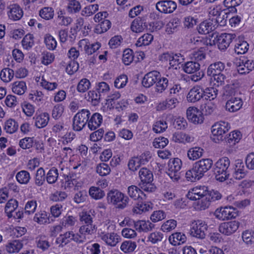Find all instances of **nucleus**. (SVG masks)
<instances>
[{
    "label": "nucleus",
    "instance_id": "1",
    "mask_svg": "<svg viewBox=\"0 0 254 254\" xmlns=\"http://www.w3.org/2000/svg\"><path fill=\"white\" fill-rule=\"evenodd\" d=\"M139 177L140 182L138 186L143 191L150 193L156 190V187L152 183L153 175L150 170L145 167L142 168L139 171Z\"/></svg>",
    "mask_w": 254,
    "mask_h": 254
},
{
    "label": "nucleus",
    "instance_id": "2",
    "mask_svg": "<svg viewBox=\"0 0 254 254\" xmlns=\"http://www.w3.org/2000/svg\"><path fill=\"white\" fill-rule=\"evenodd\" d=\"M107 200L109 204L115 205L120 209L127 207L130 200L128 196L116 189L109 190L107 195Z\"/></svg>",
    "mask_w": 254,
    "mask_h": 254
},
{
    "label": "nucleus",
    "instance_id": "3",
    "mask_svg": "<svg viewBox=\"0 0 254 254\" xmlns=\"http://www.w3.org/2000/svg\"><path fill=\"white\" fill-rule=\"evenodd\" d=\"M230 161L226 157L220 158L215 163L214 172L217 181L223 182L228 179L230 175Z\"/></svg>",
    "mask_w": 254,
    "mask_h": 254
},
{
    "label": "nucleus",
    "instance_id": "4",
    "mask_svg": "<svg viewBox=\"0 0 254 254\" xmlns=\"http://www.w3.org/2000/svg\"><path fill=\"white\" fill-rule=\"evenodd\" d=\"M230 128L228 122L220 121L215 123L211 127V139L215 143H219L224 140L225 134Z\"/></svg>",
    "mask_w": 254,
    "mask_h": 254
},
{
    "label": "nucleus",
    "instance_id": "5",
    "mask_svg": "<svg viewBox=\"0 0 254 254\" xmlns=\"http://www.w3.org/2000/svg\"><path fill=\"white\" fill-rule=\"evenodd\" d=\"M90 112L88 110L82 109L76 113L72 120L73 129L75 131L81 130L88 122Z\"/></svg>",
    "mask_w": 254,
    "mask_h": 254
},
{
    "label": "nucleus",
    "instance_id": "6",
    "mask_svg": "<svg viewBox=\"0 0 254 254\" xmlns=\"http://www.w3.org/2000/svg\"><path fill=\"white\" fill-rule=\"evenodd\" d=\"M182 164V161L178 158L169 160L167 174L172 180L177 181L180 179Z\"/></svg>",
    "mask_w": 254,
    "mask_h": 254
},
{
    "label": "nucleus",
    "instance_id": "7",
    "mask_svg": "<svg viewBox=\"0 0 254 254\" xmlns=\"http://www.w3.org/2000/svg\"><path fill=\"white\" fill-rule=\"evenodd\" d=\"M207 228L208 226L204 221L198 220L191 224L190 233L192 237L203 239L205 237Z\"/></svg>",
    "mask_w": 254,
    "mask_h": 254
},
{
    "label": "nucleus",
    "instance_id": "8",
    "mask_svg": "<svg viewBox=\"0 0 254 254\" xmlns=\"http://www.w3.org/2000/svg\"><path fill=\"white\" fill-rule=\"evenodd\" d=\"M215 217L220 220L235 218L238 216V211L232 206L221 207L214 212Z\"/></svg>",
    "mask_w": 254,
    "mask_h": 254
},
{
    "label": "nucleus",
    "instance_id": "9",
    "mask_svg": "<svg viewBox=\"0 0 254 254\" xmlns=\"http://www.w3.org/2000/svg\"><path fill=\"white\" fill-rule=\"evenodd\" d=\"M216 35L214 41L217 44L218 48L220 50H225L229 46L235 35L232 34L222 33L220 35L217 34H212V37Z\"/></svg>",
    "mask_w": 254,
    "mask_h": 254
},
{
    "label": "nucleus",
    "instance_id": "10",
    "mask_svg": "<svg viewBox=\"0 0 254 254\" xmlns=\"http://www.w3.org/2000/svg\"><path fill=\"white\" fill-rule=\"evenodd\" d=\"M207 193V187L204 186H197L190 190L187 194V196L190 200H199L201 198H206Z\"/></svg>",
    "mask_w": 254,
    "mask_h": 254
},
{
    "label": "nucleus",
    "instance_id": "11",
    "mask_svg": "<svg viewBox=\"0 0 254 254\" xmlns=\"http://www.w3.org/2000/svg\"><path fill=\"white\" fill-rule=\"evenodd\" d=\"M156 9L160 12L171 13L177 8V3L171 0L159 1L156 4Z\"/></svg>",
    "mask_w": 254,
    "mask_h": 254
},
{
    "label": "nucleus",
    "instance_id": "12",
    "mask_svg": "<svg viewBox=\"0 0 254 254\" xmlns=\"http://www.w3.org/2000/svg\"><path fill=\"white\" fill-rule=\"evenodd\" d=\"M239 228V223L236 221L224 222L219 227V232L226 236H230L235 233Z\"/></svg>",
    "mask_w": 254,
    "mask_h": 254
},
{
    "label": "nucleus",
    "instance_id": "13",
    "mask_svg": "<svg viewBox=\"0 0 254 254\" xmlns=\"http://www.w3.org/2000/svg\"><path fill=\"white\" fill-rule=\"evenodd\" d=\"M188 119L194 124H201L203 121V117L200 111L194 107H189L187 110Z\"/></svg>",
    "mask_w": 254,
    "mask_h": 254
},
{
    "label": "nucleus",
    "instance_id": "14",
    "mask_svg": "<svg viewBox=\"0 0 254 254\" xmlns=\"http://www.w3.org/2000/svg\"><path fill=\"white\" fill-rule=\"evenodd\" d=\"M161 76L160 73L153 70L145 74L142 80V84L145 88H149L154 85Z\"/></svg>",
    "mask_w": 254,
    "mask_h": 254
},
{
    "label": "nucleus",
    "instance_id": "15",
    "mask_svg": "<svg viewBox=\"0 0 254 254\" xmlns=\"http://www.w3.org/2000/svg\"><path fill=\"white\" fill-rule=\"evenodd\" d=\"M99 237L106 244L111 247H115L119 242L120 237L117 233L102 232Z\"/></svg>",
    "mask_w": 254,
    "mask_h": 254
},
{
    "label": "nucleus",
    "instance_id": "16",
    "mask_svg": "<svg viewBox=\"0 0 254 254\" xmlns=\"http://www.w3.org/2000/svg\"><path fill=\"white\" fill-rule=\"evenodd\" d=\"M193 165L203 177L204 174L211 168L213 165V161L209 158L202 159L195 162Z\"/></svg>",
    "mask_w": 254,
    "mask_h": 254
},
{
    "label": "nucleus",
    "instance_id": "17",
    "mask_svg": "<svg viewBox=\"0 0 254 254\" xmlns=\"http://www.w3.org/2000/svg\"><path fill=\"white\" fill-rule=\"evenodd\" d=\"M8 9L7 15L9 19L17 21L20 20L23 15V11L20 5L17 3L10 4Z\"/></svg>",
    "mask_w": 254,
    "mask_h": 254
},
{
    "label": "nucleus",
    "instance_id": "18",
    "mask_svg": "<svg viewBox=\"0 0 254 254\" xmlns=\"http://www.w3.org/2000/svg\"><path fill=\"white\" fill-rule=\"evenodd\" d=\"M203 88L199 86H194L188 93L187 100L190 102L195 103L203 98Z\"/></svg>",
    "mask_w": 254,
    "mask_h": 254
},
{
    "label": "nucleus",
    "instance_id": "19",
    "mask_svg": "<svg viewBox=\"0 0 254 254\" xmlns=\"http://www.w3.org/2000/svg\"><path fill=\"white\" fill-rule=\"evenodd\" d=\"M243 104L241 98L232 97L226 103V110L230 112H236L242 108Z\"/></svg>",
    "mask_w": 254,
    "mask_h": 254
},
{
    "label": "nucleus",
    "instance_id": "20",
    "mask_svg": "<svg viewBox=\"0 0 254 254\" xmlns=\"http://www.w3.org/2000/svg\"><path fill=\"white\" fill-rule=\"evenodd\" d=\"M33 119L35 120V126L39 128H41L47 125L49 121L50 116L46 112L39 115L36 113Z\"/></svg>",
    "mask_w": 254,
    "mask_h": 254
},
{
    "label": "nucleus",
    "instance_id": "21",
    "mask_svg": "<svg viewBox=\"0 0 254 254\" xmlns=\"http://www.w3.org/2000/svg\"><path fill=\"white\" fill-rule=\"evenodd\" d=\"M242 2V0H224L223 3L226 8L223 9L221 13L227 14L230 13H236V6L239 5Z\"/></svg>",
    "mask_w": 254,
    "mask_h": 254
},
{
    "label": "nucleus",
    "instance_id": "22",
    "mask_svg": "<svg viewBox=\"0 0 254 254\" xmlns=\"http://www.w3.org/2000/svg\"><path fill=\"white\" fill-rule=\"evenodd\" d=\"M134 228L138 232H148L154 228V224L149 221L139 220L136 222L133 221Z\"/></svg>",
    "mask_w": 254,
    "mask_h": 254
},
{
    "label": "nucleus",
    "instance_id": "23",
    "mask_svg": "<svg viewBox=\"0 0 254 254\" xmlns=\"http://www.w3.org/2000/svg\"><path fill=\"white\" fill-rule=\"evenodd\" d=\"M142 190L136 186L132 185L128 187L127 189V193L128 195L134 200L140 198L141 199H145L146 195L142 191Z\"/></svg>",
    "mask_w": 254,
    "mask_h": 254
},
{
    "label": "nucleus",
    "instance_id": "24",
    "mask_svg": "<svg viewBox=\"0 0 254 254\" xmlns=\"http://www.w3.org/2000/svg\"><path fill=\"white\" fill-rule=\"evenodd\" d=\"M247 171L245 170L244 163L241 160L236 161L233 177L236 180H241L245 177Z\"/></svg>",
    "mask_w": 254,
    "mask_h": 254
},
{
    "label": "nucleus",
    "instance_id": "25",
    "mask_svg": "<svg viewBox=\"0 0 254 254\" xmlns=\"http://www.w3.org/2000/svg\"><path fill=\"white\" fill-rule=\"evenodd\" d=\"M225 64L221 62H216L211 64L208 67L207 70V74L208 76L221 73L225 68Z\"/></svg>",
    "mask_w": 254,
    "mask_h": 254
},
{
    "label": "nucleus",
    "instance_id": "26",
    "mask_svg": "<svg viewBox=\"0 0 254 254\" xmlns=\"http://www.w3.org/2000/svg\"><path fill=\"white\" fill-rule=\"evenodd\" d=\"M215 29L212 21L208 20L201 22L197 27L198 32L201 34H207Z\"/></svg>",
    "mask_w": 254,
    "mask_h": 254
},
{
    "label": "nucleus",
    "instance_id": "27",
    "mask_svg": "<svg viewBox=\"0 0 254 254\" xmlns=\"http://www.w3.org/2000/svg\"><path fill=\"white\" fill-rule=\"evenodd\" d=\"M102 116L99 113H95L92 115L88 120V126L91 130H95L98 128L102 123Z\"/></svg>",
    "mask_w": 254,
    "mask_h": 254
},
{
    "label": "nucleus",
    "instance_id": "28",
    "mask_svg": "<svg viewBox=\"0 0 254 254\" xmlns=\"http://www.w3.org/2000/svg\"><path fill=\"white\" fill-rule=\"evenodd\" d=\"M178 103V99L175 97L167 99L166 101L159 104L157 106V110H164L167 109H172L176 107Z\"/></svg>",
    "mask_w": 254,
    "mask_h": 254
},
{
    "label": "nucleus",
    "instance_id": "29",
    "mask_svg": "<svg viewBox=\"0 0 254 254\" xmlns=\"http://www.w3.org/2000/svg\"><path fill=\"white\" fill-rule=\"evenodd\" d=\"M185 177L187 181L191 182H194L202 178L193 164L192 168L186 172Z\"/></svg>",
    "mask_w": 254,
    "mask_h": 254
},
{
    "label": "nucleus",
    "instance_id": "30",
    "mask_svg": "<svg viewBox=\"0 0 254 254\" xmlns=\"http://www.w3.org/2000/svg\"><path fill=\"white\" fill-rule=\"evenodd\" d=\"M186 236L185 234L176 232L172 234L169 238L171 244L174 246L180 245L184 243L186 241Z\"/></svg>",
    "mask_w": 254,
    "mask_h": 254
},
{
    "label": "nucleus",
    "instance_id": "31",
    "mask_svg": "<svg viewBox=\"0 0 254 254\" xmlns=\"http://www.w3.org/2000/svg\"><path fill=\"white\" fill-rule=\"evenodd\" d=\"M183 68L186 73H194L199 70L200 64L197 62L189 61L183 65Z\"/></svg>",
    "mask_w": 254,
    "mask_h": 254
},
{
    "label": "nucleus",
    "instance_id": "32",
    "mask_svg": "<svg viewBox=\"0 0 254 254\" xmlns=\"http://www.w3.org/2000/svg\"><path fill=\"white\" fill-rule=\"evenodd\" d=\"M179 3L182 6L188 7L190 6L192 10L194 12L199 10L202 6L201 0H178Z\"/></svg>",
    "mask_w": 254,
    "mask_h": 254
},
{
    "label": "nucleus",
    "instance_id": "33",
    "mask_svg": "<svg viewBox=\"0 0 254 254\" xmlns=\"http://www.w3.org/2000/svg\"><path fill=\"white\" fill-rule=\"evenodd\" d=\"M181 23L180 19L178 17L172 19L166 25V32L170 34L176 32Z\"/></svg>",
    "mask_w": 254,
    "mask_h": 254
},
{
    "label": "nucleus",
    "instance_id": "34",
    "mask_svg": "<svg viewBox=\"0 0 254 254\" xmlns=\"http://www.w3.org/2000/svg\"><path fill=\"white\" fill-rule=\"evenodd\" d=\"M203 153V149L200 147H195L190 148L187 153L190 160H195L200 158Z\"/></svg>",
    "mask_w": 254,
    "mask_h": 254
},
{
    "label": "nucleus",
    "instance_id": "35",
    "mask_svg": "<svg viewBox=\"0 0 254 254\" xmlns=\"http://www.w3.org/2000/svg\"><path fill=\"white\" fill-rule=\"evenodd\" d=\"M168 85L169 81L167 78L160 76L156 82L155 91L162 93L167 88Z\"/></svg>",
    "mask_w": 254,
    "mask_h": 254
},
{
    "label": "nucleus",
    "instance_id": "36",
    "mask_svg": "<svg viewBox=\"0 0 254 254\" xmlns=\"http://www.w3.org/2000/svg\"><path fill=\"white\" fill-rule=\"evenodd\" d=\"M33 220L40 225L50 223V218L45 211H40L36 213L33 218Z\"/></svg>",
    "mask_w": 254,
    "mask_h": 254
},
{
    "label": "nucleus",
    "instance_id": "37",
    "mask_svg": "<svg viewBox=\"0 0 254 254\" xmlns=\"http://www.w3.org/2000/svg\"><path fill=\"white\" fill-rule=\"evenodd\" d=\"M53 132L56 134L59 137L67 138L66 134L67 133V128L64 127V124L59 123L54 125L52 128Z\"/></svg>",
    "mask_w": 254,
    "mask_h": 254
},
{
    "label": "nucleus",
    "instance_id": "38",
    "mask_svg": "<svg viewBox=\"0 0 254 254\" xmlns=\"http://www.w3.org/2000/svg\"><path fill=\"white\" fill-rule=\"evenodd\" d=\"M18 205V202L15 199H10L6 203L4 209L9 218L12 216V213L17 208Z\"/></svg>",
    "mask_w": 254,
    "mask_h": 254
},
{
    "label": "nucleus",
    "instance_id": "39",
    "mask_svg": "<svg viewBox=\"0 0 254 254\" xmlns=\"http://www.w3.org/2000/svg\"><path fill=\"white\" fill-rule=\"evenodd\" d=\"M26 89V83L23 81H15L13 83L12 89L15 94L22 95L25 93Z\"/></svg>",
    "mask_w": 254,
    "mask_h": 254
},
{
    "label": "nucleus",
    "instance_id": "40",
    "mask_svg": "<svg viewBox=\"0 0 254 254\" xmlns=\"http://www.w3.org/2000/svg\"><path fill=\"white\" fill-rule=\"evenodd\" d=\"M34 180L35 185L38 187L42 186L44 184L46 176L45 170L43 168L41 167L37 170Z\"/></svg>",
    "mask_w": 254,
    "mask_h": 254
},
{
    "label": "nucleus",
    "instance_id": "41",
    "mask_svg": "<svg viewBox=\"0 0 254 254\" xmlns=\"http://www.w3.org/2000/svg\"><path fill=\"white\" fill-rule=\"evenodd\" d=\"M23 244L19 240H14L6 246V250L9 253L18 252L22 248Z\"/></svg>",
    "mask_w": 254,
    "mask_h": 254
},
{
    "label": "nucleus",
    "instance_id": "42",
    "mask_svg": "<svg viewBox=\"0 0 254 254\" xmlns=\"http://www.w3.org/2000/svg\"><path fill=\"white\" fill-rule=\"evenodd\" d=\"M130 28L133 32L138 33L142 32L146 28V26L142 19L137 18L132 21Z\"/></svg>",
    "mask_w": 254,
    "mask_h": 254
},
{
    "label": "nucleus",
    "instance_id": "43",
    "mask_svg": "<svg viewBox=\"0 0 254 254\" xmlns=\"http://www.w3.org/2000/svg\"><path fill=\"white\" fill-rule=\"evenodd\" d=\"M18 128V124L14 120L10 119L5 123L4 129L7 133H13L17 131Z\"/></svg>",
    "mask_w": 254,
    "mask_h": 254
},
{
    "label": "nucleus",
    "instance_id": "44",
    "mask_svg": "<svg viewBox=\"0 0 254 254\" xmlns=\"http://www.w3.org/2000/svg\"><path fill=\"white\" fill-rule=\"evenodd\" d=\"M58 176V170L55 167H52L47 173L46 179L48 184H53L57 182Z\"/></svg>",
    "mask_w": 254,
    "mask_h": 254
},
{
    "label": "nucleus",
    "instance_id": "45",
    "mask_svg": "<svg viewBox=\"0 0 254 254\" xmlns=\"http://www.w3.org/2000/svg\"><path fill=\"white\" fill-rule=\"evenodd\" d=\"M203 98L210 101L215 99L218 94V90L214 87H209L203 89Z\"/></svg>",
    "mask_w": 254,
    "mask_h": 254
},
{
    "label": "nucleus",
    "instance_id": "46",
    "mask_svg": "<svg viewBox=\"0 0 254 254\" xmlns=\"http://www.w3.org/2000/svg\"><path fill=\"white\" fill-rule=\"evenodd\" d=\"M16 178L20 184H27L31 177L29 172L25 170H22L17 173Z\"/></svg>",
    "mask_w": 254,
    "mask_h": 254
},
{
    "label": "nucleus",
    "instance_id": "47",
    "mask_svg": "<svg viewBox=\"0 0 254 254\" xmlns=\"http://www.w3.org/2000/svg\"><path fill=\"white\" fill-rule=\"evenodd\" d=\"M14 71L9 68H3L0 73V77L1 79L5 82H9L14 76Z\"/></svg>",
    "mask_w": 254,
    "mask_h": 254
},
{
    "label": "nucleus",
    "instance_id": "48",
    "mask_svg": "<svg viewBox=\"0 0 254 254\" xmlns=\"http://www.w3.org/2000/svg\"><path fill=\"white\" fill-rule=\"evenodd\" d=\"M37 247L45 251L50 247V244L45 236H38L35 240Z\"/></svg>",
    "mask_w": 254,
    "mask_h": 254
},
{
    "label": "nucleus",
    "instance_id": "49",
    "mask_svg": "<svg viewBox=\"0 0 254 254\" xmlns=\"http://www.w3.org/2000/svg\"><path fill=\"white\" fill-rule=\"evenodd\" d=\"M79 231L82 235H92L96 231L95 225L92 223L84 224L80 227Z\"/></svg>",
    "mask_w": 254,
    "mask_h": 254
},
{
    "label": "nucleus",
    "instance_id": "50",
    "mask_svg": "<svg viewBox=\"0 0 254 254\" xmlns=\"http://www.w3.org/2000/svg\"><path fill=\"white\" fill-rule=\"evenodd\" d=\"M40 16L46 20L52 19L54 15V11L52 7H45L39 11Z\"/></svg>",
    "mask_w": 254,
    "mask_h": 254
},
{
    "label": "nucleus",
    "instance_id": "51",
    "mask_svg": "<svg viewBox=\"0 0 254 254\" xmlns=\"http://www.w3.org/2000/svg\"><path fill=\"white\" fill-rule=\"evenodd\" d=\"M249 46V44L246 41H239L235 45L234 50L238 55L244 54L248 51Z\"/></svg>",
    "mask_w": 254,
    "mask_h": 254
},
{
    "label": "nucleus",
    "instance_id": "52",
    "mask_svg": "<svg viewBox=\"0 0 254 254\" xmlns=\"http://www.w3.org/2000/svg\"><path fill=\"white\" fill-rule=\"evenodd\" d=\"M153 40V36L151 34H145L137 40L136 45L141 46L149 45Z\"/></svg>",
    "mask_w": 254,
    "mask_h": 254
},
{
    "label": "nucleus",
    "instance_id": "53",
    "mask_svg": "<svg viewBox=\"0 0 254 254\" xmlns=\"http://www.w3.org/2000/svg\"><path fill=\"white\" fill-rule=\"evenodd\" d=\"M44 42L47 48L50 50H53L57 47V41L50 34H47L44 37Z\"/></svg>",
    "mask_w": 254,
    "mask_h": 254
},
{
    "label": "nucleus",
    "instance_id": "54",
    "mask_svg": "<svg viewBox=\"0 0 254 254\" xmlns=\"http://www.w3.org/2000/svg\"><path fill=\"white\" fill-rule=\"evenodd\" d=\"M90 195L95 199H99L103 197L105 192L99 188L92 187L89 190Z\"/></svg>",
    "mask_w": 254,
    "mask_h": 254
},
{
    "label": "nucleus",
    "instance_id": "55",
    "mask_svg": "<svg viewBox=\"0 0 254 254\" xmlns=\"http://www.w3.org/2000/svg\"><path fill=\"white\" fill-rule=\"evenodd\" d=\"M102 95L97 92L95 89V90H91L88 92V100L91 101L94 105L98 104L101 99Z\"/></svg>",
    "mask_w": 254,
    "mask_h": 254
},
{
    "label": "nucleus",
    "instance_id": "56",
    "mask_svg": "<svg viewBox=\"0 0 254 254\" xmlns=\"http://www.w3.org/2000/svg\"><path fill=\"white\" fill-rule=\"evenodd\" d=\"M128 81L127 76L124 74L120 75L117 77L114 81V86L117 88H124Z\"/></svg>",
    "mask_w": 254,
    "mask_h": 254
},
{
    "label": "nucleus",
    "instance_id": "57",
    "mask_svg": "<svg viewBox=\"0 0 254 254\" xmlns=\"http://www.w3.org/2000/svg\"><path fill=\"white\" fill-rule=\"evenodd\" d=\"M136 247V245L135 242L131 241H127L122 243L121 249L124 252L127 253L133 252Z\"/></svg>",
    "mask_w": 254,
    "mask_h": 254
},
{
    "label": "nucleus",
    "instance_id": "58",
    "mask_svg": "<svg viewBox=\"0 0 254 254\" xmlns=\"http://www.w3.org/2000/svg\"><path fill=\"white\" fill-rule=\"evenodd\" d=\"M133 51L130 49H127L124 51L123 55V62L126 65H129L133 60Z\"/></svg>",
    "mask_w": 254,
    "mask_h": 254
},
{
    "label": "nucleus",
    "instance_id": "59",
    "mask_svg": "<svg viewBox=\"0 0 254 254\" xmlns=\"http://www.w3.org/2000/svg\"><path fill=\"white\" fill-rule=\"evenodd\" d=\"M96 172L101 176H105L108 175L111 169L109 165L106 163H100L96 167Z\"/></svg>",
    "mask_w": 254,
    "mask_h": 254
},
{
    "label": "nucleus",
    "instance_id": "60",
    "mask_svg": "<svg viewBox=\"0 0 254 254\" xmlns=\"http://www.w3.org/2000/svg\"><path fill=\"white\" fill-rule=\"evenodd\" d=\"M67 197V194L64 191H57L52 194L50 197V200L53 201H63Z\"/></svg>",
    "mask_w": 254,
    "mask_h": 254
},
{
    "label": "nucleus",
    "instance_id": "61",
    "mask_svg": "<svg viewBox=\"0 0 254 254\" xmlns=\"http://www.w3.org/2000/svg\"><path fill=\"white\" fill-rule=\"evenodd\" d=\"M111 27V22L107 19H104L97 26L96 30L99 33H102L108 31Z\"/></svg>",
    "mask_w": 254,
    "mask_h": 254
},
{
    "label": "nucleus",
    "instance_id": "62",
    "mask_svg": "<svg viewBox=\"0 0 254 254\" xmlns=\"http://www.w3.org/2000/svg\"><path fill=\"white\" fill-rule=\"evenodd\" d=\"M22 45L26 49L31 48L34 45V37L32 34H27L22 40Z\"/></svg>",
    "mask_w": 254,
    "mask_h": 254
},
{
    "label": "nucleus",
    "instance_id": "63",
    "mask_svg": "<svg viewBox=\"0 0 254 254\" xmlns=\"http://www.w3.org/2000/svg\"><path fill=\"white\" fill-rule=\"evenodd\" d=\"M81 9L80 3L76 0H71L69 1L67 6V11L69 13H76Z\"/></svg>",
    "mask_w": 254,
    "mask_h": 254
},
{
    "label": "nucleus",
    "instance_id": "64",
    "mask_svg": "<svg viewBox=\"0 0 254 254\" xmlns=\"http://www.w3.org/2000/svg\"><path fill=\"white\" fill-rule=\"evenodd\" d=\"M167 127V124L165 121H159L154 124L153 130L156 133H160L165 131Z\"/></svg>",
    "mask_w": 254,
    "mask_h": 254
}]
</instances>
